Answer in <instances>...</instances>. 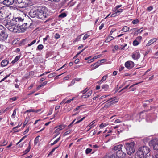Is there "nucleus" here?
Masks as SVG:
<instances>
[{
	"label": "nucleus",
	"mask_w": 158,
	"mask_h": 158,
	"mask_svg": "<svg viewBox=\"0 0 158 158\" xmlns=\"http://www.w3.org/2000/svg\"><path fill=\"white\" fill-rule=\"evenodd\" d=\"M107 125H108V124H107L106 123H102L100 125L99 127H100L101 129H102L104 127L106 126Z\"/></svg>",
	"instance_id": "473e14b6"
},
{
	"label": "nucleus",
	"mask_w": 158,
	"mask_h": 158,
	"mask_svg": "<svg viewBox=\"0 0 158 158\" xmlns=\"http://www.w3.org/2000/svg\"><path fill=\"white\" fill-rule=\"evenodd\" d=\"M75 83V81L74 80V79H73L72 81H71V84L70 85H68L69 86H71L73 85Z\"/></svg>",
	"instance_id": "603ef678"
},
{
	"label": "nucleus",
	"mask_w": 158,
	"mask_h": 158,
	"mask_svg": "<svg viewBox=\"0 0 158 158\" xmlns=\"http://www.w3.org/2000/svg\"><path fill=\"white\" fill-rule=\"evenodd\" d=\"M85 117H83L81 119L77 121L75 123V124H78V123H80V122H81L85 118Z\"/></svg>",
	"instance_id": "79ce46f5"
},
{
	"label": "nucleus",
	"mask_w": 158,
	"mask_h": 158,
	"mask_svg": "<svg viewBox=\"0 0 158 158\" xmlns=\"http://www.w3.org/2000/svg\"><path fill=\"white\" fill-rule=\"evenodd\" d=\"M100 65V64H99L98 62H96L95 63H94L92 64L91 66V70H93L95 69L96 68L98 67Z\"/></svg>",
	"instance_id": "4468645a"
},
{
	"label": "nucleus",
	"mask_w": 158,
	"mask_h": 158,
	"mask_svg": "<svg viewBox=\"0 0 158 158\" xmlns=\"http://www.w3.org/2000/svg\"><path fill=\"white\" fill-rule=\"evenodd\" d=\"M71 130H69L66 131L65 132H64V136H65L69 134V133H70V132H71Z\"/></svg>",
	"instance_id": "a18cd8bd"
},
{
	"label": "nucleus",
	"mask_w": 158,
	"mask_h": 158,
	"mask_svg": "<svg viewBox=\"0 0 158 158\" xmlns=\"http://www.w3.org/2000/svg\"><path fill=\"white\" fill-rule=\"evenodd\" d=\"M36 42V40H33L31 42L28 44V46H30L34 44Z\"/></svg>",
	"instance_id": "09e8293b"
},
{
	"label": "nucleus",
	"mask_w": 158,
	"mask_h": 158,
	"mask_svg": "<svg viewBox=\"0 0 158 158\" xmlns=\"http://www.w3.org/2000/svg\"><path fill=\"white\" fill-rule=\"evenodd\" d=\"M9 14H8L7 15L6 17V20L4 22L5 26L9 30H10V22H9L10 20H9Z\"/></svg>",
	"instance_id": "9b49d317"
},
{
	"label": "nucleus",
	"mask_w": 158,
	"mask_h": 158,
	"mask_svg": "<svg viewBox=\"0 0 158 158\" xmlns=\"http://www.w3.org/2000/svg\"><path fill=\"white\" fill-rule=\"evenodd\" d=\"M17 1L19 5L18 7L20 8H24L30 4V1L29 0H17Z\"/></svg>",
	"instance_id": "423d86ee"
},
{
	"label": "nucleus",
	"mask_w": 158,
	"mask_h": 158,
	"mask_svg": "<svg viewBox=\"0 0 158 158\" xmlns=\"http://www.w3.org/2000/svg\"><path fill=\"white\" fill-rule=\"evenodd\" d=\"M60 139V137H59V138H57L56 140L54 141V143L55 144H56V143H57Z\"/></svg>",
	"instance_id": "6e6d98bb"
},
{
	"label": "nucleus",
	"mask_w": 158,
	"mask_h": 158,
	"mask_svg": "<svg viewBox=\"0 0 158 158\" xmlns=\"http://www.w3.org/2000/svg\"><path fill=\"white\" fill-rule=\"evenodd\" d=\"M19 38H17L16 39H15L13 40L12 42V44H14L16 43L17 42L19 41Z\"/></svg>",
	"instance_id": "13d9d810"
},
{
	"label": "nucleus",
	"mask_w": 158,
	"mask_h": 158,
	"mask_svg": "<svg viewBox=\"0 0 158 158\" xmlns=\"http://www.w3.org/2000/svg\"><path fill=\"white\" fill-rule=\"evenodd\" d=\"M111 105V104L110 103V102H108L106 103L105 104L104 106L103 107L101 108V110H106L107 108L109 107Z\"/></svg>",
	"instance_id": "f3484780"
},
{
	"label": "nucleus",
	"mask_w": 158,
	"mask_h": 158,
	"mask_svg": "<svg viewBox=\"0 0 158 158\" xmlns=\"http://www.w3.org/2000/svg\"><path fill=\"white\" fill-rule=\"evenodd\" d=\"M143 81H141V82H140L137 83H136L135 84H133L129 88V89H131V90L130 91H135L136 89V88H135V87H133L134 86H135V85H138V84L141 83Z\"/></svg>",
	"instance_id": "dca6fc26"
},
{
	"label": "nucleus",
	"mask_w": 158,
	"mask_h": 158,
	"mask_svg": "<svg viewBox=\"0 0 158 158\" xmlns=\"http://www.w3.org/2000/svg\"><path fill=\"white\" fill-rule=\"evenodd\" d=\"M81 106H78L74 110H73V111H77V110H78L79 109H80V108L81 107Z\"/></svg>",
	"instance_id": "e2e57ef3"
},
{
	"label": "nucleus",
	"mask_w": 158,
	"mask_h": 158,
	"mask_svg": "<svg viewBox=\"0 0 158 158\" xmlns=\"http://www.w3.org/2000/svg\"><path fill=\"white\" fill-rule=\"evenodd\" d=\"M107 77V75H105L104 76L102 77V79L101 80L98 81L97 82V83L99 84H101L104 81H105L106 80Z\"/></svg>",
	"instance_id": "6ab92c4d"
},
{
	"label": "nucleus",
	"mask_w": 158,
	"mask_h": 158,
	"mask_svg": "<svg viewBox=\"0 0 158 158\" xmlns=\"http://www.w3.org/2000/svg\"><path fill=\"white\" fill-rule=\"evenodd\" d=\"M155 141L154 140H151L149 143V145L150 146H153V148L155 150L158 151V143H155Z\"/></svg>",
	"instance_id": "9d476101"
},
{
	"label": "nucleus",
	"mask_w": 158,
	"mask_h": 158,
	"mask_svg": "<svg viewBox=\"0 0 158 158\" xmlns=\"http://www.w3.org/2000/svg\"><path fill=\"white\" fill-rule=\"evenodd\" d=\"M49 38V35H48L45 38H44L43 39V40L44 43H44H45V41L47 40L48 39V38Z\"/></svg>",
	"instance_id": "5fc2aeb1"
},
{
	"label": "nucleus",
	"mask_w": 158,
	"mask_h": 158,
	"mask_svg": "<svg viewBox=\"0 0 158 158\" xmlns=\"http://www.w3.org/2000/svg\"><path fill=\"white\" fill-rule=\"evenodd\" d=\"M139 22V21L138 19H135L134 20H133L132 21V23L133 24H135L137 23H138Z\"/></svg>",
	"instance_id": "58836bf2"
},
{
	"label": "nucleus",
	"mask_w": 158,
	"mask_h": 158,
	"mask_svg": "<svg viewBox=\"0 0 158 158\" xmlns=\"http://www.w3.org/2000/svg\"><path fill=\"white\" fill-rule=\"evenodd\" d=\"M92 90H90L89 92H88L87 93H86V96L88 97H89L92 94Z\"/></svg>",
	"instance_id": "c03bdc74"
},
{
	"label": "nucleus",
	"mask_w": 158,
	"mask_h": 158,
	"mask_svg": "<svg viewBox=\"0 0 158 158\" xmlns=\"http://www.w3.org/2000/svg\"><path fill=\"white\" fill-rule=\"evenodd\" d=\"M140 56V55L138 50H136L133 52L131 56L132 58L135 60H137Z\"/></svg>",
	"instance_id": "0eeeda50"
},
{
	"label": "nucleus",
	"mask_w": 158,
	"mask_h": 158,
	"mask_svg": "<svg viewBox=\"0 0 158 158\" xmlns=\"http://www.w3.org/2000/svg\"><path fill=\"white\" fill-rule=\"evenodd\" d=\"M20 57L21 56L19 55L16 56L14 60L12 61L11 63L14 64L17 62L20 59Z\"/></svg>",
	"instance_id": "5701e85b"
},
{
	"label": "nucleus",
	"mask_w": 158,
	"mask_h": 158,
	"mask_svg": "<svg viewBox=\"0 0 158 158\" xmlns=\"http://www.w3.org/2000/svg\"><path fill=\"white\" fill-rule=\"evenodd\" d=\"M92 151L91 149L89 148H87L85 150V153L87 154H88L90 153Z\"/></svg>",
	"instance_id": "e433bc0d"
},
{
	"label": "nucleus",
	"mask_w": 158,
	"mask_h": 158,
	"mask_svg": "<svg viewBox=\"0 0 158 158\" xmlns=\"http://www.w3.org/2000/svg\"><path fill=\"white\" fill-rule=\"evenodd\" d=\"M116 154L118 158H125L126 154L123 152L122 150L116 151Z\"/></svg>",
	"instance_id": "1a4fd4ad"
},
{
	"label": "nucleus",
	"mask_w": 158,
	"mask_h": 158,
	"mask_svg": "<svg viewBox=\"0 0 158 158\" xmlns=\"http://www.w3.org/2000/svg\"><path fill=\"white\" fill-rule=\"evenodd\" d=\"M90 35L89 34V35L88 34H86L84 36L83 38V40H85L87 39L89 36H90Z\"/></svg>",
	"instance_id": "72a5a7b5"
},
{
	"label": "nucleus",
	"mask_w": 158,
	"mask_h": 158,
	"mask_svg": "<svg viewBox=\"0 0 158 158\" xmlns=\"http://www.w3.org/2000/svg\"><path fill=\"white\" fill-rule=\"evenodd\" d=\"M42 85H39L36 88V91H38V90H40V89H41V88L42 87Z\"/></svg>",
	"instance_id": "774afa93"
},
{
	"label": "nucleus",
	"mask_w": 158,
	"mask_h": 158,
	"mask_svg": "<svg viewBox=\"0 0 158 158\" xmlns=\"http://www.w3.org/2000/svg\"><path fill=\"white\" fill-rule=\"evenodd\" d=\"M111 100L110 102L111 105H113L116 102H118V99L117 98H114L110 99Z\"/></svg>",
	"instance_id": "aec40b11"
},
{
	"label": "nucleus",
	"mask_w": 158,
	"mask_h": 158,
	"mask_svg": "<svg viewBox=\"0 0 158 158\" xmlns=\"http://www.w3.org/2000/svg\"><path fill=\"white\" fill-rule=\"evenodd\" d=\"M114 39V38L112 36L110 35L106 38L105 40V42L106 43L109 42L113 40Z\"/></svg>",
	"instance_id": "4be33fe9"
},
{
	"label": "nucleus",
	"mask_w": 158,
	"mask_h": 158,
	"mask_svg": "<svg viewBox=\"0 0 158 158\" xmlns=\"http://www.w3.org/2000/svg\"><path fill=\"white\" fill-rule=\"evenodd\" d=\"M88 89L87 88H86L84 90L81 92V93H82L83 94H85L88 90Z\"/></svg>",
	"instance_id": "49530a36"
},
{
	"label": "nucleus",
	"mask_w": 158,
	"mask_h": 158,
	"mask_svg": "<svg viewBox=\"0 0 158 158\" xmlns=\"http://www.w3.org/2000/svg\"><path fill=\"white\" fill-rule=\"evenodd\" d=\"M105 61V59H103L98 61L97 62L98 63V64H100L101 63L104 62Z\"/></svg>",
	"instance_id": "864d4df0"
},
{
	"label": "nucleus",
	"mask_w": 158,
	"mask_h": 158,
	"mask_svg": "<svg viewBox=\"0 0 158 158\" xmlns=\"http://www.w3.org/2000/svg\"><path fill=\"white\" fill-rule=\"evenodd\" d=\"M123 10L121 9H120L118 10L117 11H115L117 14L118 13L122 12Z\"/></svg>",
	"instance_id": "bf43d9fd"
},
{
	"label": "nucleus",
	"mask_w": 158,
	"mask_h": 158,
	"mask_svg": "<svg viewBox=\"0 0 158 158\" xmlns=\"http://www.w3.org/2000/svg\"><path fill=\"white\" fill-rule=\"evenodd\" d=\"M157 40V39L156 38H153L149 40L148 42L146 44L147 46H149L151 44H153Z\"/></svg>",
	"instance_id": "f8f14e48"
},
{
	"label": "nucleus",
	"mask_w": 158,
	"mask_h": 158,
	"mask_svg": "<svg viewBox=\"0 0 158 158\" xmlns=\"http://www.w3.org/2000/svg\"><path fill=\"white\" fill-rule=\"evenodd\" d=\"M9 62L8 61L6 60H4L1 63V66L2 67H5L7 65Z\"/></svg>",
	"instance_id": "a211bd4d"
},
{
	"label": "nucleus",
	"mask_w": 158,
	"mask_h": 158,
	"mask_svg": "<svg viewBox=\"0 0 158 158\" xmlns=\"http://www.w3.org/2000/svg\"><path fill=\"white\" fill-rule=\"evenodd\" d=\"M130 28L127 26H124L122 29V31L125 32H126L129 30Z\"/></svg>",
	"instance_id": "bb28decb"
},
{
	"label": "nucleus",
	"mask_w": 158,
	"mask_h": 158,
	"mask_svg": "<svg viewBox=\"0 0 158 158\" xmlns=\"http://www.w3.org/2000/svg\"><path fill=\"white\" fill-rule=\"evenodd\" d=\"M83 35V34H82L80 35H79L76 38L73 40V42L74 44L76 42H77L79 41L81 37V36Z\"/></svg>",
	"instance_id": "b1692460"
},
{
	"label": "nucleus",
	"mask_w": 158,
	"mask_h": 158,
	"mask_svg": "<svg viewBox=\"0 0 158 158\" xmlns=\"http://www.w3.org/2000/svg\"><path fill=\"white\" fill-rule=\"evenodd\" d=\"M29 127L27 128L23 132V134H25L27 133L29 131Z\"/></svg>",
	"instance_id": "338daca9"
},
{
	"label": "nucleus",
	"mask_w": 158,
	"mask_h": 158,
	"mask_svg": "<svg viewBox=\"0 0 158 158\" xmlns=\"http://www.w3.org/2000/svg\"><path fill=\"white\" fill-rule=\"evenodd\" d=\"M119 14H117V13L115 12L114 13H113L110 16V17H114L116 16L117 15H118Z\"/></svg>",
	"instance_id": "052dcab7"
},
{
	"label": "nucleus",
	"mask_w": 158,
	"mask_h": 158,
	"mask_svg": "<svg viewBox=\"0 0 158 158\" xmlns=\"http://www.w3.org/2000/svg\"><path fill=\"white\" fill-rule=\"evenodd\" d=\"M116 30V29L115 28H112L110 32V35H112L113 33Z\"/></svg>",
	"instance_id": "3c124183"
},
{
	"label": "nucleus",
	"mask_w": 158,
	"mask_h": 158,
	"mask_svg": "<svg viewBox=\"0 0 158 158\" xmlns=\"http://www.w3.org/2000/svg\"><path fill=\"white\" fill-rule=\"evenodd\" d=\"M29 120V117H26V118H25V121H24L23 124V127H25V126H26V125L27 124Z\"/></svg>",
	"instance_id": "cd10ccee"
},
{
	"label": "nucleus",
	"mask_w": 158,
	"mask_h": 158,
	"mask_svg": "<svg viewBox=\"0 0 158 158\" xmlns=\"http://www.w3.org/2000/svg\"><path fill=\"white\" fill-rule=\"evenodd\" d=\"M153 7L152 6H150L147 7V10L148 11L150 12L153 9Z\"/></svg>",
	"instance_id": "37998d69"
},
{
	"label": "nucleus",
	"mask_w": 158,
	"mask_h": 158,
	"mask_svg": "<svg viewBox=\"0 0 158 158\" xmlns=\"http://www.w3.org/2000/svg\"><path fill=\"white\" fill-rule=\"evenodd\" d=\"M125 66L127 69H130L134 67V63L131 61H127L125 63Z\"/></svg>",
	"instance_id": "6e6552de"
},
{
	"label": "nucleus",
	"mask_w": 158,
	"mask_h": 158,
	"mask_svg": "<svg viewBox=\"0 0 158 158\" xmlns=\"http://www.w3.org/2000/svg\"><path fill=\"white\" fill-rule=\"evenodd\" d=\"M8 37V35L5 32V28L4 27L0 25V40H5Z\"/></svg>",
	"instance_id": "39448f33"
},
{
	"label": "nucleus",
	"mask_w": 158,
	"mask_h": 158,
	"mask_svg": "<svg viewBox=\"0 0 158 158\" xmlns=\"http://www.w3.org/2000/svg\"><path fill=\"white\" fill-rule=\"evenodd\" d=\"M19 20V18H15V19L13 18L12 20H10V31L14 33L23 32L27 28V23L19 26V27L18 25Z\"/></svg>",
	"instance_id": "f257e3e1"
},
{
	"label": "nucleus",
	"mask_w": 158,
	"mask_h": 158,
	"mask_svg": "<svg viewBox=\"0 0 158 158\" xmlns=\"http://www.w3.org/2000/svg\"><path fill=\"white\" fill-rule=\"evenodd\" d=\"M104 23H102L101 25L99 27V29L101 30L102 29L104 26Z\"/></svg>",
	"instance_id": "0e129e2a"
},
{
	"label": "nucleus",
	"mask_w": 158,
	"mask_h": 158,
	"mask_svg": "<svg viewBox=\"0 0 158 158\" xmlns=\"http://www.w3.org/2000/svg\"><path fill=\"white\" fill-rule=\"evenodd\" d=\"M109 85L106 84L103 85L102 86V90L104 91H107L109 89Z\"/></svg>",
	"instance_id": "412c9836"
},
{
	"label": "nucleus",
	"mask_w": 158,
	"mask_h": 158,
	"mask_svg": "<svg viewBox=\"0 0 158 158\" xmlns=\"http://www.w3.org/2000/svg\"><path fill=\"white\" fill-rule=\"evenodd\" d=\"M149 148L147 146L140 147L136 153V156L137 158H145V156L150 152Z\"/></svg>",
	"instance_id": "7ed1b4c3"
},
{
	"label": "nucleus",
	"mask_w": 158,
	"mask_h": 158,
	"mask_svg": "<svg viewBox=\"0 0 158 158\" xmlns=\"http://www.w3.org/2000/svg\"><path fill=\"white\" fill-rule=\"evenodd\" d=\"M33 13L38 18L42 19H44L49 15L48 9L44 6L39 7L34 11Z\"/></svg>",
	"instance_id": "f03ea898"
},
{
	"label": "nucleus",
	"mask_w": 158,
	"mask_h": 158,
	"mask_svg": "<svg viewBox=\"0 0 158 158\" xmlns=\"http://www.w3.org/2000/svg\"><path fill=\"white\" fill-rule=\"evenodd\" d=\"M74 99V97H73L72 98V99H69L67 100L65 102V103H70L71 101L73 100Z\"/></svg>",
	"instance_id": "de8ad7c7"
},
{
	"label": "nucleus",
	"mask_w": 158,
	"mask_h": 158,
	"mask_svg": "<svg viewBox=\"0 0 158 158\" xmlns=\"http://www.w3.org/2000/svg\"><path fill=\"white\" fill-rule=\"evenodd\" d=\"M143 31V27H142L140 29L138 30L137 31H135V34H136L137 32H139V33H141Z\"/></svg>",
	"instance_id": "ea45409f"
},
{
	"label": "nucleus",
	"mask_w": 158,
	"mask_h": 158,
	"mask_svg": "<svg viewBox=\"0 0 158 158\" xmlns=\"http://www.w3.org/2000/svg\"><path fill=\"white\" fill-rule=\"evenodd\" d=\"M135 144V143L133 141L125 143V147L126 150L127 154L131 155L134 153L135 151L134 148Z\"/></svg>",
	"instance_id": "20e7f679"
},
{
	"label": "nucleus",
	"mask_w": 158,
	"mask_h": 158,
	"mask_svg": "<svg viewBox=\"0 0 158 158\" xmlns=\"http://www.w3.org/2000/svg\"><path fill=\"white\" fill-rule=\"evenodd\" d=\"M43 46L42 44H40L37 46V49L39 50H42L43 48Z\"/></svg>",
	"instance_id": "4c0bfd02"
},
{
	"label": "nucleus",
	"mask_w": 158,
	"mask_h": 158,
	"mask_svg": "<svg viewBox=\"0 0 158 158\" xmlns=\"http://www.w3.org/2000/svg\"><path fill=\"white\" fill-rule=\"evenodd\" d=\"M40 137V136L38 135L37 136L35 139L34 140V143L35 145H36L37 143L39 142V138Z\"/></svg>",
	"instance_id": "c756f323"
},
{
	"label": "nucleus",
	"mask_w": 158,
	"mask_h": 158,
	"mask_svg": "<svg viewBox=\"0 0 158 158\" xmlns=\"http://www.w3.org/2000/svg\"><path fill=\"white\" fill-rule=\"evenodd\" d=\"M110 158H118V157L116 156V154H112L110 157Z\"/></svg>",
	"instance_id": "4d7b16f0"
},
{
	"label": "nucleus",
	"mask_w": 158,
	"mask_h": 158,
	"mask_svg": "<svg viewBox=\"0 0 158 158\" xmlns=\"http://www.w3.org/2000/svg\"><path fill=\"white\" fill-rule=\"evenodd\" d=\"M123 145L121 144H120L114 146L113 148V150L117 151L119 150H122V148Z\"/></svg>",
	"instance_id": "2eb2a0df"
},
{
	"label": "nucleus",
	"mask_w": 158,
	"mask_h": 158,
	"mask_svg": "<svg viewBox=\"0 0 158 158\" xmlns=\"http://www.w3.org/2000/svg\"><path fill=\"white\" fill-rule=\"evenodd\" d=\"M67 15V14L65 12H63L61 13L59 15V18H63L65 17Z\"/></svg>",
	"instance_id": "7c9ffc66"
},
{
	"label": "nucleus",
	"mask_w": 158,
	"mask_h": 158,
	"mask_svg": "<svg viewBox=\"0 0 158 158\" xmlns=\"http://www.w3.org/2000/svg\"><path fill=\"white\" fill-rule=\"evenodd\" d=\"M0 3H3V4L6 6L9 7V0H0Z\"/></svg>",
	"instance_id": "ddd939ff"
},
{
	"label": "nucleus",
	"mask_w": 158,
	"mask_h": 158,
	"mask_svg": "<svg viewBox=\"0 0 158 158\" xmlns=\"http://www.w3.org/2000/svg\"><path fill=\"white\" fill-rule=\"evenodd\" d=\"M60 35L57 33H56L54 35V38L56 39H58L60 38Z\"/></svg>",
	"instance_id": "a19ab883"
},
{
	"label": "nucleus",
	"mask_w": 158,
	"mask_h": 158,
	"mask_svg": "<svg viewBox=\"0 0 158 158\" xmlns=\"http://www.w3.org/2000/svg\"><path fill=\"white\" fill-rule=\"evenodd\" d=\"M17 110V109H15L14 110L12 114L11 115L12 118H15L16 114V110Z\"/></svg>",
	"instance_id": "2f4dec72"
},
{
	"label": "nucleus",
	"mask_w": 158,
	"mask_h": 158,
	"mask_svg": "<svg viewBox=\"0 0 158 158\" xmlns=\"http://www.w3.org/2000/svg\"><path fill=\"white\" fill-rule=\"evenodd\" d=\"M65 127L63 125H60L59 126L58 128L56 130V132H57V131H60L64 129Z\"/></svg>",
	"instance_id": "c85d7f7f"
},
{
	"label": "nucleus",
	"mask_w": 158,
	"mask_h": 158,
	"mask_svg": "<svg viewBox=\"0 0 158 158\" xmlns=\"http://www.w3.org/2000/svg\"><path fill=\"white\" fill-rule=\"evenodd\" d=\"M142 37L141 36H138V37H137L136 38V40L138 41H140L142 39Z\"/></svg>",
	"instance_id": "8fccbe9b"
},
{
	"label": "nucleus",
	"mask_w": 158,
	"mask_h": 158,
	"mask_svg": "<svg viewBox=\"0 0 158 158\" xmlns=\"http://www.w3.org/2000/svg\"><path fill=\"white\" fill-rule=\"evenodd\" d=\"M55 76L56 73H52L49 74L48 75V77L49 78H52Z\"/></svg>",
	"instance_id": "f704fd0d"
},
{
	"label": "nucleus",
	"mask_w": 158,
	"mask_h": 158,
	"mask_svg": "<svg viewBox=\"0 0 158 158\" xmlns=\"http://www.w3.org/2000/svg\"><path fill=\"white\" fill-rule=\"evenodd\" d=\"M60 146V145H58V146L54 148H53L52 150L51 151V152H52L53 153L55 151V150L57 149V148H58Z\"/></svg>",
	"instance_id": "69168bd1"
},
{
	"label": "nucleus",
	"mask_w": 158,
	"mask_h": 158,
	"mask_svg": "<svg viewBox=\"0 0 158 158\" xmlns=\"http://www.w3.org/2000/svg\"><path fill=\"white\" fill-rule=\"evenodd\" d=\"M31 145H30V143L29 144V146L26 149L25 151H24L23 153H24V154H26L28 152H29V151L31 149Z\"/></svg>",
	"instance_id": "a878e982"
},
{
	"label": "nucleus",
	"mask_w": 158,
	"mask_h": 158,
	"mask_svg": "<svg viewBox=\"0 0 158 158\" xmlns=\"http://www.w3.org/2000/svg\"><path fill=\"white\" fill-rule=\"evenodd\" d=\"M139 44V42L136 39L134 41L133 43V44L134 46H137Z\"/></svg>",
	"instance_id": "c9c22d12"
},
{
	"label": "nucleus",
	"mask_w": 158,
	"mask_h": 158,
	"mask_svg": "<svg viewBox=\"0 0 158 158\" xmlns=\"http://www.w3.org/2000/svg\"><path fill=\"white\" fill-rule=\"evenodd\" d=\"M95 123L94 121H92L89 124L87 127H89V129L88 130V131H89L90 130L91 128H92L93 127H94L95 125H94V123Z\"/></svg>",
	"instance_id": "393cba45"
},
{
	"label": "nucleus",
	"mask_w": 158,
	"mask_h": 158,
	"mask_svg": "<svg viewBox=\"0 0 158 158\" xmlns=\"http://www.w3.org/2000/svg\"><path fill=\"white\" fill-rule=\"evenodd\" d=\"M20 126H16L14 127L13 129V131H14L15 132H17L18 131H16V129L18 128Z\"/></svg>",
	"instance_id": "680f3d73"
}]
</instances>
